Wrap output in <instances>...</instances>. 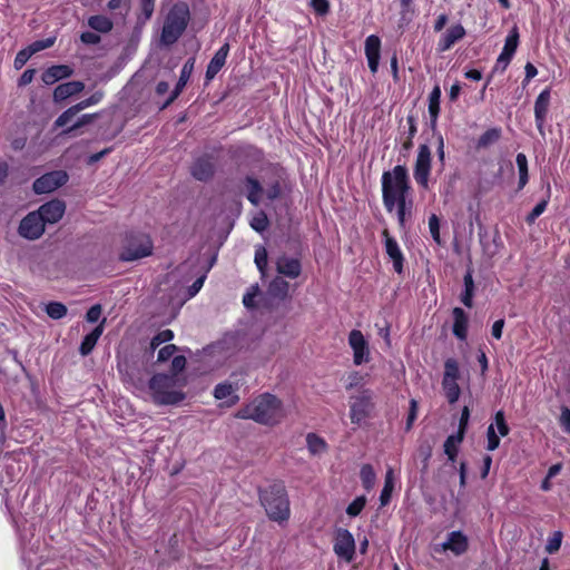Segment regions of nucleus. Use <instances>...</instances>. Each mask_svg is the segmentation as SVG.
I'll list each match as a JSON object with an SVG mask.
<instances>
[{"label": "nucleus", "instance_id": "nucleus-1", "mask_svg": "<svg viewBox=\"0 0 570 570\" xmlns=\"http://www.w3.org/2000/svg\"><path fill=\"white\" fill-rule=\"evenodd\" d=\"M381 184L382 200L387 213H393L397 203L412 198L410 177L404 165H397L392 170L384 171Z\"/></svg>", "mask_w": 570, "mask_h": 570}, {"label": "nucleus", "instance_id": "nucleus-2", "mask_svg": "<svg viewBox=\"0 0 570 570\" xmlns=\"http://www.w3.org/2000/svg\"><path fill=\"white\" fill-rule=\"evenodd\" d=\"M282 402L275 395L265 393L240 409L236 416L253 420L259 424L274 425L283 417Z\"/></svg>", "mask_w": 570, "mask_h": 570}, {"label": "nucleus", "instance_id": "nucleus-3", "mask_svg": "<svg viewBox=\"0 0 570 570\" xmlns=\"http://www.w3.org/2000/svg\"><path fill=\"white\" fill-rule=\"evenodd\" d=\"M258 497L261 505L271 521L279 524L288 521L291 515L289 498L283 482L275 481L265 488H259Z\"/></svg>", "mask_w": 570, "mask_h": 570}, {"label": "nucleus", "instance_id": "nucleus-4", "mask_svg": "<svg viewBox=\"0 0 570 570\" xmlns=\"http://www.w3.org/2000/svg\"><path fill=\"white\" fill-rule=\"evenodd\" d=\"M190 19L189 7L185 2L175 3L166 16L160 41L164 46L174 45L186 30Z\"/></svg>", "mask_w": 570, "mask_h": 570}, {"label": "nucleus", "instance_id": "nucleus-5", "mask_svg": "<svg viewBox=\"0 0 570 570\" xmlns=\"http://www.w3.org/2000/svg\"><path fill=\"white\" fill-rule=\"evenodd\" d=\"M176 377L158 373L151 376L148 386L154 402L159 405H176L185 399V393L174 390Z\"/></svg>", "mask_w": 570, "mask_h": 570}, {"label": "nucleus", "instance_id": "nucleus-6", "mask_svg": "<svg viewBox=\"0 0 570 570\" xmlns=\"http://www.w3.org/2000/svg\"><path fill=\"white\" fill-rule=\"evenodd\" d=\"M373 396V392L365 389L360 391L357 395L351 397L350 417L353 424L361 425V423L370 416L374 409Z\"/></svg>", "mask_w": 570, "mask_h": 570}, {"label": "nucleus", "instance_id": "nucleus-7", "mask_svg": "<svg viewBox=\"0 0 570 570\" xmlns=\"http://www.w3.org/2000/svg\"><path fill=\"white\" fill-rule=\"evenodd\" d=\"M432 169V154L426 144L419 146L413 168V177L422 189H429L430 174Z\"/></svg>", "mask_w": 570, "mask_h": 570}, {"label": "nucleus", "instance_id": "nucleus-8", "mask_svg": "<svg viewBox=\"0 0 570 570\" xmlns=\"http://www.w3.org/2000/svg\"><path fill=\"white\" fill-rule=\"evenodd\" d=\"M153 243L147 235L140 234L128 240L120 254L124 262H132L151 255Z\"/></svg>", "mask_w": 570, "mask_h": 570}, {"label": "nucleus", "instance_id": "nucleus-9", "mask_svg": "<svg viewBox=\"0 0 570 570\" xmlns=\"http://www.w3.org/2000/svg\"><path fill=\"white\" fill-rule=\"evenodd\" d=\"M355 549L356 546L352 532L343 528L337 529L335 532V540L333 546L335 554L340 559L346 562H351L355 557Z\"/></svg>", "mask_w": 570, "mask_h": 570}, {"label": "nucleus", "instance_id": "nucleus-10", "mask_svg": "<svg viewBox=\"0 0 570 570\" xmlns=\"http://www.w3.org/2000/svg\"><path fill=\"white\" fill-rule=\"evenodd\" d=\"M68 178V174L65 170L46 173L33 181L32 189L38 195L52 193L63 186Z\"/></svg>", "mask_w": 570, "mask_h": 570}, {"label": "nucleus", "instance_id": "nucleus-11", "mask_svg": "<svg viewBox=\"0 0 570 570\" xmlns=\"http://www.w3.org/2000/svg\"><path fill=\"white\" fill-rule=\"evenodd\" d=\"M46 225L37 212L29 213L19 224V235L26 239L35 240L42 236Z\"/></svg>", "mask_w": 570, "mask_h": 570}, {"label": "nucleus", "instance_id": "nucleus-12", "mask_svg": "<svg viewBox=\"0 0 570 570\" xmlns=\"http://www.w3.org/2000/svg\"><path fill=\"white\" fill-rule=\"evenodd\" d=\"M216 171V165L214 157L212 155H202L196 157L190 165L189 173L198 181H208L210 180Z\"/></svg>", "mask_w": 570, "mask_h": 570}, {"label": "nucleus", "instance_id": "nucleus-13", "mask_svg": "<svg viewBox=\"0 0 570 570\" xmlns=\"http://www.w3.org/2000/svg\"><path fill=\"white\" fill-rule=\"evenodd\" d=\"M348 344L353 350V362L361 365L370 361V347L363 333L358 330H352L348 334Z\"/></svg>", "mask_w": 570, "mask_h": 570}, {"label": "nucleus", "instance_id": "nucleus-14", "mask_svg": "<svg viewBox=\"0 0 570 570\" xmlns=\"http://www.w3.org/2000/svg\"><path fill=\"white\" fill-rule=\"evenodd\" d=\"M469 549V539L460 530L452 531L448 534L446 540L439 547H435L436 552L451 551L454 556L459 557L464 554Z\"/></svg>", "mask_w": 570, "mask_h": 570}, {"label": "nucleus", "instance_id": "nucleus-15", "mask_svg": "<svg viewBox=\"0 0 570 570\" xmlns=\"http://www.w3.org/2000/svg\"><path fill=\"white\" fill-rule=\"evenodd\" d=\"M551 89H543L534 101V120L541 136H544V122L549 112Z\"/></svg>", "mask_w": 570, "mask_h": 570}, {"label": "nucleus", "instance_id": "nucleus-16", "mask_svg": "<svg viewBox=\"0 0 570 570\" xmlns=\"http://www.w3.org/2000/svg\"><path fill=\"white\" fill-rule=\"evenodd\" d=\"M66 210V205L59 199L50 200L39 207L38 215L42 218L43 224H55L59 222Z\"/></svg>", "mask_w": 570, "mask_h": 570}, {"label": "nucleus", "instance_id": "nucleus-17", "mask_svg": "<svg viewBox=\"0 0 570 570\" xmlns=\"http://www.w3.org/2000/svg\"><path fill=\"white\" fill-rule=\"evenodd\" d=\"M385 252L390 259L393 262V268L397 274L403 272L404 256L394 237H392L387 229L383 230Z\"/></svg>", "mask_w": 570, "mask_h": 570}, {"label": "nucleus", "instance_id": "nucleus-18", "mask_svg": "<svg viewBox=\"0 0 570 570\" xmlns=\"http://www.w3.org/2000/svg\"><path fill=\"white\" fill-rule=\"evenodd\" d=\"M194 63H195L194 58H189L184 63V66L180 70L179 79H178L174 90L170 92L169 97L167 98V100L163 104L161 109L167 108L169 105H171L178 98V96L180 95V92L183 91V89L185 88L187 81L189 80V78L191 76V72L194 70Z\"/></svg>", "mask_w": 570, "mask_h": 570}, {"label": "nucleus", "instance_id": "nucleus-19", "mask_svg": "<svg viewBox=\"0 0 570 570\" xmlns=\"http://www.w3.org/2000/svg\"><path fill=\"white\" fill-rule=\"evenodd\" d=\"M465 29L461 23L451 26L440 38L438 42V51L444 52L450 50L458 41L464 38Z\"/></svg>", "mask_w": 570, "mask_h": 570}, {"label": "nucleus", "instance_id": "nucleus-20", "mask_svg": "<svg viewBox=\"0 0 570 570\" xmlns=\"http://www.w3.org/2000/svg\"><path fill=\"white\" fill-rule=\"evenodd\" d=\"M229 53V43L225 42L213 56L210 59L206 73L205 79L206 82L212 81L216 75L220 71V69L225 66L227 56Z\"/></svg>", "mask_w": 570, "mask_h": 570}, {"label": "nucleus", "instance_id": "nucleus-21", "mask_svg": "<svg viewBox=\"0 0 570 570\" xmlns=\"http://www.w3.org/2000/svg\"><path fill=\"white\" fill-rule=\"evenodd\" d=\"M276 271L286 277L297 278L302 273V264L297 258L283 255L276 262Z\"/></svg>", "mask_w": 570, "mask_h": 570}, {"label": "nucleus", "instance_id": "nucleus-22", "mask_svg": "<svg viewBox=\"0 0 570 570\" xmlns=\"http://www.w3.org/2000/svg\"><path fill=\"white\" fill-rule=\"evenodd\" d=\"M73 73L71 67L67 65H57L46 69L42 73V81L46 85H53L55 82L68 78Z\"/></svg>", "mask_w": 570, "mask_h": 570}, {"label": "nucleus", "instance_id": "nucleus-23", "mask_svg": "<svg viewBox=\"0 0 570 570\" xmlns=\"http://www.w3.org/2000/svg\"><path fill=\"white\" fill-rule=\"evenodd\" d=\"M452 314L454 320L452 332L454 336L461 341L466 340L469 323L466 313L461 307H454Z\"/></svg>", "mask_w": 570, "mask_h": 570}, {"label": "nucleus", "instance_id": "nucleus-24", "mask_svg": "<svg viewBox=\"0 0 570 570\" xmlns=\"http://www.w3.org/2000/svg\"><path fill=\"white\" fill-rule=\"evenodd\" d=\"M85 89V83L81 81H69L60 83L53 90V100L62 101L67 98L81 92Z\"/></svg>", "mask_w": 570, "mask_h": 570}, {"label": "nucleus", "instance_id": "nucleus-25", "mask_svg": "<svg viewBox=\"0 0 570 570\" xmlns=\"http://www.w3.org/2000/svg\"><path fill=\"white\" fill-rule=\"evenodd\" d=\"M474 291L475 285L473 281V272L471 268H468L463 277V291L460 295V301L468 308H471L473 306Z\"/></svg>", "mask_w": 570, "mask_h": 570}, {"label": "nucleus", "instance_id": "nucleus-26", "mask_svg": "<svg viewBox=\"0 0 570 570\" xmlns=\"http://www.w3.org/2000/svg\"><path fill=\"white\" fill-rule=\"evenodd\" d=\"M104 323L105 320L83 337L79 347V353L82 356H87L92 352L94 347L96 346L99 337L104 332Z\"/></svg>", "mask_w": 570, "mask_h": 570}, {"label": "nucleus", "instance_id": "nucleus-27", "mask_svg": "<svg viewBox=\"0 0 570 570\" xmlns=\"http://www.w3.org/2000/svg\"><path fill=\"white\" fill-rule=\"evenodd\" d=\"M441 88L435 85L429 95V115L432 129H435L440 114Z\"/></svg>", "mask_w": 570, "mask_h": 570}, {"label": "nucleus", "instance_id": "nucleus-28", "mask_svg": "<svg viewBox=\"0 0 570 570\" xmlns=\"http://www.w3.org/2000/svg\"><path fill=\"white\" fill-rule=\"evenodd\" d=\"M268 294L278 299H285L288 296L289 284L283 277H275L268 285Z\"/></svg>", "mask_w": 570, "mask_h": 570}, {"label": "nucleus", "instance_id": "nucleus-29", "mask_svg": "<svg viewBox=\"0 0 570 570\" xmlns=\"http://www.w3.org/2000/svg\"><path fill=\"white\" fill-rule=\"evenodd\" d=\"M245 183L247 186V199L255 206H257L261 202V195L263 193V187L258 179L247 176L245 178Z\"/></svg>", "mask_w": 570, "mask_h": 570}, {"label": "nucleus", "instance_id": "nucleus-30", "mask_svg": "<svg viewBox=\"0 0 570 570\" xmlns=\"http://www.w3.org/2000/svg\"><path fill=\"white\" fill-rule=\"evenodd\" d=\"M462 441H463V439L461 435L451 434L446 438V440L443 444L444 453L446 454L448 460L452 464L455 463L456 455L459 452V445L462 443Z\"/></svg>", "mask_w": 570, "mask_h": 570}, {"label": "nucleus", "instance_id": "nucleus-31", "mask_svg": "<svg viewBox=\"0 0 570 570\" xmlns=\"http://www.w3.org/2000/svg\"><path fill=\"white\" fill-rule=\"evenodd\" d=\"M442 389L444 391V395L450 404H454L458 402L461 395V389L458 384V380H444L442 379Z\"/></svg>", "mask_w": 570, "mask_h": 570}, {"label": "nucleus", "instance_id": "nucleus-32", "mask_svg": "<svg viewBox=\"0 0 570 570\" xmlns=\"http://www.w3.org/2000/svg\"><path fill=\"white\" fill-rule=\"evenodd\" d=\"M88 26L101 33L109 32L114 27L112 21L108 17L100 14L89 17Z\"/></svg>", "mask_w": 570, "mask_h": 570}, {"label": "nucleus", "instance_id": "nucleus-33", "mask_svg": "<svg viewBox=\"0 0 570 570\" xmlns=\"http://www.w3.org/2000/svg\"><path fill=\"white\" fill-rule=\"evenodd\" d=\"M394 210L396 212V217H397L400 227L402 229L405 228L407 218H410L412 216L413 199L411 198L409 200L397 203Z\"/></svg>", "mask_w": 570, "mask_h": 570}, {"label": "nucleus", "instance_id": "nucleus-34", "mask_svg": "<svg viewBox=\"0 0 570 570\" xmlns=\"http://www.w3.org/2000/svg\"><path fill=\"white\" fill-rule=\"evenodd\" d=\"M214 396L217 400H224V399L233 396L229 402V405L235 404L238 401V396L235 394L234 386L227 382L219 383L215 386Z\"/></svg>", "mask_w": 570, "mask_h": 570}, {"label": "nucleus", "instance_id": "nucleus-35", "mask_svg": "<svg viewBox=\"0 0 570 570\" xmlns=\"http://www.w3.org/2000/svg\"><path fill=\"white\" fill-rule=\"evenodd\" d=\"M515 163L519 170V183L518 189L521 190L529 181V173H528V159L527 156L522 153H519L515 157Z\"/></svg>", "mask_w": 570, "mask_h": 570}, {"label": "nucleus", "instance_id": "nucleus-36", "mask_svg": "<svg viewBox=\"0 0 570 570\" xmlns=\"http://www.w3.org/2000/svg\"><path fill=\"white\" fill-rule=\"evenodd\" d=\"M501 134L500 128L488 129L479 137L476 148L482 149L495 144L501 138Z\"/></svg>", "mask_w": 570, "mask_h": 570}, {"label": "nucleus", "instance_id": "nucleus-37", "mask_svg": "<svg viewBox=\"0 0 570 570\" xmlns=\"http://www.w3.org/2000/svg\"><path fill=\"white\" fill-rule=\"evenodd\" d=\"M307 449L313 455H320L327 449V444L324 439L320 438L315 433H308L306 436Z\"/></svg>", "mask_w": 570, "mask_h": 570}, {"label": "nucleus", "instance_id": "nucleus-38", "mask_svg": "<svg viewBox=\"0 0 570 570\" xmlns=\"http://www.w3.org/2000/svg\"><path fill=\"white\" fill-rule=\"evenodd\" d=\"M393 488H394L393 470L390 468L386 471L385 480H384V487H383V489L381 491V494H380L381 505L384 507V505L389 504V502L391 500Z\"/></svg>", "mask_w": 570, "mask_h": 570}, {"label": "nucleus", "instance_id": "nucleus-39", "mask_svg": "<svg viewBox=\"0 0 570 570\" xmlns=\"http://www.w3.org/2000/svg\"><path fill=\"white\" fill-rule=\"evenodd\" d=\"M549 199H550V187H548V194H547V197H546V198H543L541 202H539V203H538V204L532 208V210L527 215V217H525V222H527L529 225L534 224V222L538 219V217L544 213V210L547 209V206H548V204H549Z\"/></svg>", "mask_w": 570, "mask_h": 570}, {"label": "nucleus", "instance_id": "nucleus-40", "mask_svg": "<svg viewBox=\"0 0 570 570\" xmlns=\"http://www.w3.org/2000/svg\"><path fill=\"white\" fill-rule=\"evenodd\" d=\"M365 56L370 57H381V40L376 35H371L365 40Z\"/></svg>", "mask_w": 570, "mask_h": 570}, {"label": "nucleus", "instance_id": "nucleus-41", "mask_svg": "<svg viewBox=\"0 0 570 570\" xmlns=\"http://www.w3.org/2000/svg\"><path fill=\"white\" fill-rule=\"evenodd\" d=\"M45 311L52 320H61L67 315V307L60 302H49L46 304Z\"/></svg>", "mask_w": 570, "mask_h": 570}, {"label": "nucleus", "instance_id": "nucleus-42", "mask_svg": "<svg viewBox=\"0 0 570 570\" xmlns=\"http://www.w3.org/2000/svg\"><path fill=\"white\" fill-rule=\"evenodd\" d=\"M502 175V169L500 168L491 179L481 178L478 183V193L487 194L489 193L497 184L500 183Z\"/></svg>", "mask_w": 570, "mask_h": 570}, {"label": "nucleus", "instance_id": "nucleus-43", "mask_svg": "<svg viewBox=\"0 0 570 570\" xmlns=\"http://www.w3.org/2000/svg\"><path fill=\"white\" fill-rule=\"evenodd\" d=\"M444 380H459L460 379V368L459 363L455 358H448L444 362V373L443 377Z\"/></svg>", "mask_w": 570, "mask_h": 570}, {"label": "nucleus", "instance_id": "nucleus-44", "mask_svg": "<svg viewBox=\"0 0 570 570\" xmlns=\"http://www.w3.org/2000/svg\"><path fill=\"white\" fill-rule=\"evenodd\" d=\"M362 484L366 490H371L375 482V472L371 464H364L360 471Z\"/></svg>", "mask_w": 570, "mask_h": 570}, {"label": "nucleus", "instance_id": "nucleus-45", "mask_svg": "<svg viewBox=\"0 0 570 570\" xmlns=\"http://www.w3.org/2000/svg\"><path fill=\"white\" fill-rule=\"evenodd\" d=\"M174 338V332L171 330H163L158 332L150 341V351L154 352L161 344L170 342Z\"/></svg>", "mask_w": 570, "mask_h": 570}, {"label": "nucleus", "instance_id": "nucleus-46", "mask_svg": "<svg viewBox=\"0 0 570 570\" xmlns=\"http://www.w3.org/2000/svg\"><path fill=\"white\" fill-rule=\"evenodd\" d=\"M519 45V29L517 26H513L509 31V35L505 38L503 49L505 51H511L515 53Z\"/></svg>", "mask_w": 570, "mask_h": 570}, {"label": "nucleus", "instance_id": "nucleus-47", "mask_svg": "<svg viewBox=\"0 0 570 570\" xmlns=\"http://www.w3.org/2000/svg\"><path fill=\"white\" fill-rule=\"evenodd\" d=\"M366 504V498L364 495L354 499L346 508V513L350 517H357Z\"/></svg>", "mask_w": 570, "mask_h": 570}, {"label": "nucleus", "instance_id": "nucleus-48", "mask_svg": "<svg viewBox=\"0 0 570 570\" xmlns=\"http://www.w3.org/2000/svg\"><path fill=\"white\" fill-rule=\"evenodd\" d=\"M79 112L76 106H72L65 110L59 117L55 120V127L60 128L65 127L67 124L71 121V119Z\"/></svg>", "mask_w": 570, "mask_h": 570}, {"label": "nucleus", "instance_id": "nucleus-49", "mask_svg": "<svg viewBox=\"0 0 570 570\" xmlns=\"http://www.w3.org/2000/svg\"><path fill=\"white\" fill-rule=\"evenodd\" d=\"M429 230L433 238V240L438 245H442L441 236H440V219L435 214H432L429 217Z\"/></svg>", "mask_w": 570, "mask_h": 570}, {"label": "nucleus", "instance_id": "nucleus-50", "mask_svg": "<svg viewBox=\"0 0 570 570\" xmlns=\"http://www.w3.org/2000/svg\"><path fill=\"white\" fill-rule=\"evenodd\" d=\"M487 439H488V444H487V450L488 451H494V450H497L499 448V445H500V438H499V435L495 432L494 424H490L488 426Z\"/></svg>", "mask_w": 570, "mask_h": 570}, {"label": "nucleus", "instance_id": "nucleus-51", "mask_svg": "<svg viewBox=\"0 0 570 570\" xmlns=\"http://www.w3.org/2000/svg\"><path fill=\"white\" fill-rule=\"evenodd\" d=\"M255 264L258 271L264 274L267 266V252L265 247L259 246L255 250Z\"/></svg>", "mask_w": 570, "mask_h": 570}, {"label": "nucleus", "instance_id": "nucleus-52", "mask_svg": "<svg viewBox=\"0 0 570 570\" xmlns=\"http://www.w3.org/2000/svg\"><path fill=\"white\" fill-rule=\"evenodd\" d=\"M413 0H400L401 4V21L410 22L414 14V9L412 7Z\"/></svg>", "mask_w": 570, "mask_h": 570}, {"label": "nucleus", "instance_id": "nucleus-53", "mask_svg": "<svg viewBox=\"0 0 570 570\" xmlns=\"http://www.w3.org/2000/svg\"><path fill=\"white\" fill-rule=\"evenodd\" d=\"M561 542H562V532L561 531H556L552 537L549 538L548 540V543L546 546V550L548 553H554L557 552L560 547H561Z\"/></svg>", "mask_w": 570, "mask_h": 570}, {"label": "nucleus", "instance_id": "nucleus-54", "mask_svg": "<svg viewBox=\"0 0 570 570\" xmlns=\"http://www.w3.org/2000/svg\"><path fill=\"white\" fill-rule=\"evenodd\" d=\"M102 97H104V94L101 91H96L89 98L81 100L80 102H78L75 106L77 107V109L79 111H81L90 106H94V105H97L98 102H100Z\"/></svg>", "mask_w": 570, "mask_h": 570}, {"label": "nucleus", "instance_id": "nucleus-55", "mask_svg": "<svg viewBox=\"0 0 570 570\" xmlns=\"http://www.w3.org/2000/svg\"><path fill=\"white\" fill-rule=\"evenodd\" d=\"M32 55H33V52H31V49L29 47L20 50L17 53L14 61H13L14 68L21 69L27 63V61L31 58Z\"/></svg>", "mask_w": 570, "mask_h": 570}, {"label": "nucleus", "instance_id": "nucleus-56", "mask_svg": "<svg viewBox=\"0 0 570 570\" xmlns=\"http://www.w3.org/2000/svg\"><path fill=\"white\" fill-rule=\"evenodd\" d=\"M494 422L498 428V432L501 436H507L510 432V429L505 422L503 411H498L494 415Z\"/></svg>", "mask_w": 570, "mask_h": 570}, {"label": "nucleus", "instance_id": "nucleus-57", "mask_svg": "<svg viewBox=\"0 0 570 570\" xmlns=\"http://www.w3.org/2000/svg\"><path fill=\"white\" fill-rule=\"evenodd\" d=\"M469 419H470V410L468 406H464L461 412L458 432L454 435H461L462 439H464Z\"/></svg>", "mask_w": 570, "mask_h": 570}, {"label": "nucleus", "instance_id": "nucleus-58", "mask_svg": "<svg viewBox=\"0 0 570 570\" xmlns=\"http://www.w3.org/2000/svg\"><path fill=\"white\" fill-rule=\"evenodd\" d=\"M259 294L258 285H252L249 291L243 297V304L247 308L255 307V297Z\"/></svg>", "mask_w": 570, "mask_h": 570}, {"label": "nucleus", "instance_id": "nucleus-59", "mask_svg": "<svg viewBox=\"0 0 570 570\" xmlns=\"http://www.w3.org/2000/svg\"><path fill=\"white\" fill-rule=\"evenodd\" d=\"M268 226L267 217L264 213L255 216L250 222V227L256 232H264Z\"/></svg>", "mask_w": 570, "mask_h": 570}, {"label": "nucleus", "instance_id": "nucleus-60", "mask_svg": "<svg viewBox=\"0 0 570 570\" xmlns=\"http://www.w3.org/2000/svg\"><path fill=\"white\" fill-rule=\"evenodd\" d=\"M309 4L318 16H325L330 12V2L327 0H311Z\"/></svg>", "mask_w": 570, "mask_h": 570}, {"label": "nucleus", "instance_id": "nucleus-61", "mask_svg": "<svg viewBox=\"0 0 570 570\" xmlns=\"http://www.w3.org/2000/svg\"><path fill=\"white\" fill-rule=\"evenodd\" d=\"M91 120H92V115H88V114L82 115L72 126L65 129L62 131V134L66 136H71L76 129L89 124Z\"/></svg>", "mask_w": 570, "mask_h": 570}, {"label": "nucleus", "instance_id": "nucleus-62", "mask_svg": "<svg viewBox=\"0 0 570 570\" xmlns=\"http://www.w3.org/2000/svg\"><path fill=\"white\" fill-rule=\"evenodd\" d=\"M186 357L183 356V355H177L173 358L171 361V374L170 375H174V377H176V375L178 373H180L181 371H184V368L186 367Z\"/></svg>", "mask_w": 570, "mask_h": 570}, {"label": "nucleus", "instance_id": "nucleus-63", "mask_svg": "<svg viewBox=\"0 0 570 570\" xmlns=\"http://www.w3.org/2000/svg\"><path fill=\"white\" fill-rule=\"evenodd\" d=\"M177 351V346L175 344H168L164 347H161L158 352L157 361L158 362H166L168 361L174 353Z\"/></svg>", "mask_w": 570, "mask_h": 570}, {"label": "nucleus", "instance_id": "nucleus-64", "mask_svg": "<svg viewBox=\"0 0 570 570\" xmlns=\"http://www.w3.org/2000/svg\"><path fill=\"white\" fill-rule=\"evenodd\" d=\"M560 425L566 433H570V409L567 406L561 407V415L559 419Z\"/></svg>", "mask_w": 570, "mask_h": 570}]
</instances>
